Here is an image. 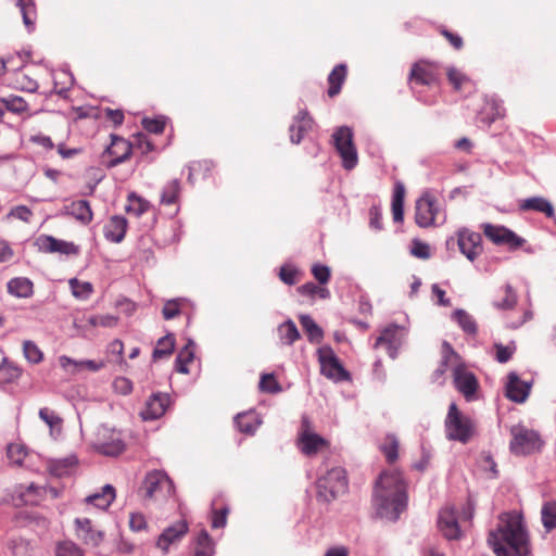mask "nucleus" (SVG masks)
I'll use <instances>...</instances> for the list:
<instances>
[{"label":"nucleus","mask_w":556,"mask_h":556,"mask_svg":"<svg viewBox=\"0 0 556 556\" xmlns=\"http://www.w3.org/2000/svg\"><path fill=\"white\" fill-rule=\"evenodd\" d=\"M407 482L397 469L384 470L376 481L372 506L377 516L390 521L399 519L407 507Z\"/></svg>","instance_id":"obj_1"},{"label":"nucleus","mask_w":556,"mask_h":556,"mask_svg":"<svg viewBox=\"0 0 556 556\" xmlns=\"http://www.w3.org/2000/svg\"><path fill=\"white\" fill-rule=\"evenodd\" d=\"M488 543L496 556H528L529 535L517 511L504 513L497 528L489 533Z\"/></svg>","instance_id":"obj_2"},{"label":"nucleus","mask_w":556,"mask_h":556,"mask_svg":"<svg viewBox=\"0 0 556 556\" xmlns=\"http://www.w3.org/2000/svg\"><path fill=\"white\" fill-rule=\"evenodd\" d=\"M446 438L451 441L467 443L476 433V422L464 415L455 403L448 406L444 421Z\"/></svg>","instance_id":"obj_3"},{"label":"nucleus","mask_w":556,"mask_h":556,"mask_svg":"<svg viewBox=\"0 0 556 556\" xmlns=\"http://www.w3.org/2000/svg\"><path fill=\"white\" fill-rule=\"evenodd\" d=\"M144 497L154 501H166L174 494V484L163 470L147 472L142 482Z\"/></svg>","instance_id":"obj_4"},{"label":"nucleus","mask_w":556,"mask_h":556,"mask_svg":"<svg viewBox=\"0 0 556 556\" xmlns=\"http://www.w3.org/2000/svg\"><path fill=\"white\" fill-rule=\"evenodd\" d=\"M318 495L326 502H330L344 494L348 490V479L345 470L336 467L327 471L325 476L317 481Z\"/></svg>","instance_id":"obj_5"},{"label":"nucleus","mask_w":556,"mask_h":556,"mask_svg":"<svg viewBox=\"0 0 556 556\" xmlns=\"http://www.w3.org/2000/svg\"><path fill=\"white\" fill-rule=\"evenodd\" d=\"M513 440L510 441V451L516 455H527L539 452L544 442L538 431L528 429L523 426L511 428Z\"/></svg>","instance_id":"obj_6"},{"label":"nucleus","mask_w":556,"mask_h":556,"mask_svg":"<svg viewBox=\"0 0 556 556\" xmlns=\"http://www.w3.org/2000/svg\"><path fill=\"white\" fill-rule=\"evenodd\" d=\"M408 336V328L404 325L390 324L381 329L376 338L374 349L384 346L388 355L395 359L400 349L404 345Z\"/></svg>","instance_id":"obj_7"},{"label":"nucleus","mask_w":556,"mask_h":556,"mask_svg":"<svg viewBox=\"0 0 556 556\" xmlns=\"http://www.w3.org/2000/svg\"><path fill=\"white\" fill-rule=\"evenodd\" d=\"M442 216L444 222L445 216L441 213V206L438 199L430 192H425L415 205V222L421 228H427L435 225V222Z\"/></svg>","instance_id":"obj_8"},{"label":"nucleus","mask_w":556,"mask_h":556,"mask_svg":"<svg viewBox=\"0 0 556 556\" xmlns=\"http://www.w3.org/2000/svg\"><path fill=\"white\" fill-rule=\"evenodd\" d=\"M334 147L342 159V165L351 170L357 165V151L353 143V132L346 126L339 127L332 135Z\"/></svg>","instance_id":"obj_9"},{"label":"nucleus","mask_w":556,"mask_h":556,"mask_svg":"<svg viewBox=\"0 0 556 556\" xmlns=\"http://www.w3.org/2000/svg\"><path fill=\"white\" fill-rule=\"evenodd\" d=\"M484 236L496 245H505L515 251L521 248L526 240L505 226L483 224Z\"/></svg>","instance_id":"obj_10"},{"label":"nucleus","mask_w":556,"mask_h":556,"mask_svg":"<svg viewBox=\"0 0 556 556\" xmlns=\"http://www.w3.org/2000/svg\"><path fill=\"white\" fill-rule=\"evenodd\" d=\"M318 361L321 374L333 381H343L349 379V372L343 368L339 358L330 346L318 349Z\"/></svg>","instance_id":"obj_11"},{"label":"nucleus","mask_w":556,"mask_h":556,"mask_svg":"<svg viewBox=\"0 0 556 556\" xmlns=\"http://www.w3.org/2000/svg\"><path fill=\"white\" fill-rule=\"evenodd\" d=\"M453 382L467 402L476 400L479 382L475 374L467 370L462 364L455 365L453 369Z\"/></svg>","instance_id":"obj_12"},{"label":"nucleus","mask_w":556,"mask_h":556,"mask_svg":"<svg viewBox=\"0 0 556 556\" xmlns=\"http://www.w3.org/2000/svg\"><path fill=\"white\" fill-rule=\"evenodd\" d=\"M298 446L306 456H313L328 446V442L319 434L312 432L308 428V421L303 419L302 430L299 434Z\"/></svg>","instance_id":"obj_13"},{"label":"nucleus","mask_w":556,"mask_h":556,"mask_svg":"<svg viewBox=\"0 0 556 556\" xmlns=\"http://www.w3.org/2000/svg\"><path fill=\"white\" fill-rule=\"evenodd\" d=\"M457 243L460 252L471 262L481 255L483 251L481 235L468 229L458 231Z\"/></svg>","instance_id":"obj_14"},{"label":"nucleus","mask_w":556,"mask_h":556,"mask_svg":"<svg viewBox=\"0 0 556 556\" xmlns=\"http://www.w3.org/2000/svg\"><path fill=\"white\" fill-rule=\"evenodd\" d=\"M410 84L414 86H437L438 72L437 68L426 62L415 63L409 74Z\"/></svg>","instance_id":"obj_15"},{"label":"nucleus","mask_w":556,"mask_h":556,"mask_svg":"<svg viewBox=\"0 0 556 556\" xmlns=\"http://www.w3.org/2000/svg\"><path fill=\"white\" fill-rule=\"evenodd\" d=\"M438 528L447 540H457L460 538V529L454 507L446 506L440 510Z\"/></svg>","instance_id":"obj_16"},{"label":"nucleus","mask_w":556,"mask_h":556,"mask_svg":"<svg viewBox=\"0 0 556 556\" xmlns=\"http://www.w3.org/2000/svg\"><path fill=\"white\" fill-rule=\"evenodd\" d=\"M111 144L105 150V153L112 159L108 162V167H114L129 159L132 151V143L128 140L112 135Z\"/></svg>","instance_id":"obj_17"},{"label":"nucleus","mask_w":556,"mask_h":556,"mask_svg":"<svg viewBox=\"0 0 556 556\" xmlns=\"http://www.w3.org/2000/svg\"><path fill=\"white\" fill-rule=\"evenodd\" d=\"M505 395L513 402L523 403L530 393L531 386L518 377L517 374L510 372L507 376Z\"/></svg>","instance_id":"obj_18"},{"label":"nucleus","mask_w":556,"mask_h":556,"mask_svg":"<svg viewBox=\"0 0 556 556\" xmlns=\"http://www.w3.org/2000/svg\"><path fill=\"white\" fill-rule=\"evenodd\" d=\"M188 532V525L185 520H179L167 527L159 536L156 545L163 552H167L169 546L178 542Z\"/></svg>","instance_id":"obj_19"},{"label":"nucleus","mask_w":556,"mask_h":556,"mask_svg":"<svg viewBox=\"0 0 556 556\" xmlns=\"http://www.w3.org/2000/svg\"><path fill=\"white\" fill-rule=\"evenodd\" d=\"M39 250L47 253H61V254H76L78 252L77 247L73 242L59 240L51 236H42L37 240Z\"/></svg>","instance_id":"obj_20"},{"label":"nucleus","mask_w":556,"mask_h":556,"mask_svg":"<svg viewBox=\"0 0 556 556\" xmlns=\"http://www.w3.org/2000/svg\"><path fill=\"white\" fill-rule=\"evenodd\" d=\"M76 535L85 544L98 546L103 540V532L94 530L88 518H77L75 520Z\"/></svg>","instance_id":"obj_21"},{"label":"nucleus","mask_w":556,"mask_h":556,"mask_svg":"<svg viewBox=\"0 0 556 556\" xmlns=\"http://www.w3.org/2000/svg\"><path fill=\"white\" fill-rule=\"evenodd\" d=\"M168 396L165 394H153L146 403L144 409L141 412V417L144 420H154L164 415L168 405Z\"/></svg>","instance_id":"obj_22"},{"label":"nucleus","mask_w":556,"mask_h":556,"mask_svg":"<svg viewBox=\"0 0 556 556\" xmlns=\"http://www.w3.org/2000/svg\"><path fill=\"white\" fill-rule=\"evenodd\" d=\"M97 450L106 456H117L125 450V443L119 433L113 431L106 439L105 433L97 443Z\"/></svg>","instance_id":"obj_23"},{"label":"nucleus","mask_w":556,"mask_h":556,"mask_svg":"<svg viewBox=\"0 0 556 556\" xmlns=\"http://www.w3.org/2000/svg\"><path fill=\"white\" fill-rule=\"evenodd\" d=\"M62 214L72 216L84 225L89 224L93 217L90 204L87 200H77L64 205Z\"/></svg>","instance_id":"obj_24"},{"label":"nucleus","mask_w":556,"mask_h":556,"mask_svg":"<svg viewBox=\"0 0 556 556\" xmlns=\"http://www.w3.org/2000/svg\"><path fill=\"white\" fill-rule=\"evenodd\" d=\"M127 231V220L119 215L112 216L105 224L103 232L106 240L119 243L123 241Z\"/></svg>","instance_id":"obj_25"},{"label":"nucleus","mask_w":556,"mask_h":556,"mask_svg":"<svg viewBox=\"0 0 556 556\" xmlns=\"http://www.w3.org/2000/svg\"><path fill=\"white\" fill-rule=\"evenodd\" d=\"M312 126L313 119L308 116V113L306 111H300L289 128L291 142L300 143L303 136L311 130Z\"/></svg>","instance_id":"obj_26"},{"label":"nucleus","mask_w":556,"mask_h":556,"mask_svg":"<svg viewBox=\"0 0 556 556\" xmlns=\"http://www.w3.org/2000/svg\"><path fill=\"white\" fill-rule=\"evenodd\" d=\"M59 364L64 369L70 371L71 374H76L80 370L87 369L90 371H98L103 367L102 363H97L94 361H75L68 356L62 355L59 357Z\"/></svg>","instance_id":"obj_27"},{"label":"nucleus","mask_w":556,"mask_h":556,"mask_svg":"<svg viewBox=\"0 0 556 556\" xmlns=\"http://www.w3.org/2000/svg\"><path fill=\"white\" fill-rule=\"evenodd\" d=\"M50 493L53 497H58L59 493L56 489L54 488H43L38 486L34 483H30L25 491H21L20 496L24 504L26 505H37L39 502V498L46 494Z\"/></svg>","instance_id":"obj_28"},{"label":"nucleus","mask_w":556,"mask_h":556,"mask_svg":"<svg viewBox=\"0 0 556 556\" xmlns=\"http://www.w3.org/2000/svg\"><path fill=\"white\" fill-rule=\"evenodd\" d=\"M404 198L405 186L401 181H396L392 194V216L395 223H402L404 219Z\"/></svg>","instance_id":"obj_29"},{"label":"nucleus","mask_w":556,"mask_h":556,"mask_svg":"<svg viewBox=\"0 0 556 556\" xmlns=\"http://www.w3.org/2000/svg\"><path fill=\"white\" fill-rule=\"evenodd\" d=\"M114 498L115 489L111 484H106L101 489V492L89 495L86 502L105 510L110 507Z\"/></svg>","instance_id":"obj_30"},{"label":"nucleus","mask_w":556,"mask_h":556,"mask_svg":"<svg viewBox=\"0 0 556 556\" xmlns=\"http://www.w3.org/2000/svg\"><path fill=\"white\" fill-rule=\"evenodd\" d=\"M520 208L522 211H535L544 213L547 217H553L554 215L553 204L542 197H532L523 200L520 203Z\"/></svg>","instance_id":"obj_31"},{"label":"nucleus","mask_w":556,"mask_h":556,"mask_svg":"<svg viewBox=\"0 0 556 556\" xmlns=\"http://www.w3.org/2000/svg\"><path fill=\"white\" fill-rule=\"evenodd\" d=\"M76 464L77 458L72 455L64 458L51 459L48 464V469L51 475L63 477L70 475Z\"/></svg>","instance_id":"obj_32"},{"label":"nucleus","mask_w":556,"mask_h":556,"mask_svg":"<svg viewBox=\"0 0 556 556\" xmlns=\"http://www.w3.org/2000/svg\"><path fill=\"white\" fill-rule=\"evenodd\" d=\"M34 285L28 278L17 277L8 282V291L17 298H29L34 290Z\"/></svg>","instance_id":"obj_33"},{"label":"nucleus","mask_w":556,"mask_h":556,"mask_svg":"<svg viewBox=\"0 0 556 556\" xmlns=\"http://www.w3.org/2000/svg\"><path fill=\"white\" fill-rule=\"evenodd\" d=\"M346 76V66L344 64L337 65L328 76L329 97H334L341 91L342 84Z\"/></svg>","instance_id":"obj_34"},{"label":"nucleus","mask_w":556,"mask_h":556,"mask_svg":"<svg viewBox=\"0 0 556 556\" xmlns=\"http://www.w3.org/2000/svg\"><path fill=\"white\" fill-rule=\"evenodd\" d=\"M235 422L238 429L247 434H253L260 426V420L254 413L238 414Z\"/></svg>","instance_id":"obj_35"},{"label":"nucleus","mask_w":556,"mask_h":556,"mask_svg":"<svg viewBox=\"0 0 556 556\" xmlns=\"http://www.w3.org/2000/svg\"><path fill=\"white\" fill-rule=\"evenodd\" d=\"M175 346V338L172 334L160 338L156 342V346L153 350V359H161L169 356Z\"/></svg>","instance_id":"obj_36"},{"label":"nucleus","mask_w":556,"mask_h":556,"mask_svg":"<svg viewBox=\"0 0 556 556\" xmlns=\"http://www.w3.org/2000/svg\"><path fill=\"white\" fill-rule=\"evenodd\" d=\"M278 334L283 344L291 345L299 338L300 333L292 320H287L278 327Z\"/></svg>","instance_id":"obj_37"},{"label":"nucleus","mask_w":556,"mask_h":556,"mask_svg":"<svg viewBox=\"0 0 556 556\" xmlns=\"http://www.w3.org/2000/svg\"><path fill=\"white\" fill-rule=\"evenodd\" d=\"M180 193V182L178 179H172L168 181L161 194V203L165 205H170L177 202Z\"/></svg>","instance_id":"obj_38"},{"label":"nucleus","mask_w":556,"mask_h":556,"mask_svg":"<svg viewBox=\"0 0 556 556\" xmlns=\"http://www.w3.org/2000/svg\"><path fill=\"white\" fill-rule=\"evenodd\" d=\"M300 323L311 342H318L323 339L321 328L308 315H302Z\"/></svg>","instance_id":"obj_39"},{"label":"nucleus","mask_w":556,"mask_h":556,"mask_svg":"<svg viewBox=\"0 0 556 556\" xmlns=\"http://www.w3.org/2000/svg\"><path fill=\"white\" fill-rule=\"evenodd\" d=\"M39 418L50 428V433L61 432L62 418L52 409L43 407L39 409Z\"/></svg>","instance_id":"obj_40"},{"label":"nucleus","mask_w":556,"mask_h":556,"mask_svg":"<svg viewBox=\"0 0 556 556\" xmlns=\"http://www.w3.org/2000/svg\"><path fill=\"white\" fill-rule=\"evenodd\" d=\"M194 349L193 343L189 342L176 357V370L181 374H188V364L193 361Z\"/></svg>","instance_id":"obj_41"},{"label":"nucleus","mask_w":556,"mask_h":556,"mask_svg":"<svg viewBox=\"0 0 556 556\" xmlns=\"http://www.w3.org/2000/svg\"><path fill=\"white\" fill-rule=\"evenodd\" d=\"M214 545L208 533L203 530L197 538L194 556H213Z\"/></svg>","instance_id":"obj_42"},{"label":"nucleus","mask_w":556,"mask_h":556,"mask_svg":"<svg viewBox=\"0 0 556 556\" xmlns=\"http://www.w3.org/2000/svg\"><path fill=\"white\" fill-rule=\"evenodd\" d=\"M16 5L21 10L25 26L27 28H31L36 18V7L34 0H16Z\"/></svg>","instance_id":"obj_43"},{"label":"nucleus","mask_w":556,"mask_h":556,"mask_svg":"<svg viewBox=\"0 0 556 556\" xmlns=\"http://www.w3.org/2000/svg\"><path fill=\"white\" fill-rule=\"evenodd\" d=\"M542 523L547 531L556 528V501L544 503L541 509Z\"/></svg>","instance_id":"obj_44"},{"label":"nucleus","mask_w":556,"mask_h":556,"mask_svg":"<svg viewBox=\"0 0 556 556\" xmlns=\"http://www.w3.org/2000/svg\"><path fill=\"white\" fill-rule=\"evenodd\" d=\"M68 283L73 295L79 300H87L93 292V287L88 281H79L77 278H72Z\"/></svg>","instance_id":"obj_45"},{"label":"nucleus","mask_w":556,"mask_h":556,"mask_svg":"<svg viewBox=\"0 0 556 556\" xmlns=\"http://www.w3.org/2000/svg\"><path fill=\"white\" fill-rule=\"evenodd\" d=\"M453 319L460 326V328L469 333L473 334L477 331V325L472 317L464 309H456L453 314Z\"/></svg>","instance_id":"obj_46"},{"label":"nucleus","mask_w":556,"mask_h":556,"mask_svg":"<svg viewBox=\"0 0 556 556\" xmlns=\"http://www.w3.org/2000/svg\"><path fill=\"white\" fill-rule=\"evenodd\" d=\"M381 451L384 454L388 463H394L399 456V440L393 434L387 435L383 444L381 445Z\"/></svg>","instance_id":"obj_47"},{"label":"nucleus","mask_w":556,"mask_h":556,"mask_svg":"<svg viewBox=\"0 0 556 556\" xmlns=\"http://www.w3.org/2000/svg\"><path fill=\"white\" fill-rule=\"evenodd\" d=\"M0 102H2L7 110L12 113L21 114L28 110L27 102L18 96H9L5 98H1Z\"/></svg>","instance_id":"obj_48"},{"label":"nucleus","mask_w":556,"mask_h":556,"mask_svg":"<svg viewBox=\"0 0 556 556\" xmlns=\"http://www.w3.org/2000/svg\"><path fill=\"white\" fill-rule=\"evenodd\" d=\"M298 292L305 296H319L320 299H327L329 296V290L324 287H318L314 282H307L298 288Z\"/></svg>","instance_id":"obj_49"},{"label":"nucleus","mask_w":556,"mask_h":556,"mask_svg":"<svg viewBox=\"0 0 556 556\" xmlns=\"http://www.w3.org/2000/svg\"><path fill=\"white\" fill-rule=\"evenodd\" d=\"M23 352L26 359L33 364H39L43 358V353L41 350L35 342L30 340L24 341Z\"/></svg>","instance_id":"obj_50"},{"label":"nucleus","mask_w":556,"mask_h":556,"mask_svg":"<svg viewBox=\"0 0 556 556\" xmlns=\"http://www.w3.org/2000/svg\"><path fill=\"white\" fill-rule=\"evenodd\" d=\"M442 348H443V361H442L441 365L439 366V368L433 374L435 379H438L439 377L444 375V372L446 371V366L450 362H452L453 359L458 361V355L454 352V350L452 349L450 343L443 342Z\"/></svg>","instance_id":"obj_51"},{"label":"nucleus","mask_w":556,"mask_h":556,"mask_svg":"<svg viewBox=\"0 0 556 556\" xmlns=\"http://www.w3.org/2000/svg\"><path fill=\"white\" fill-rule=\"evenodd\" d=\"M126 208L128 213H134L136 216H140L141 214L148 211L149 203L136 194H130L128 198V205Z\"/></svg>","instance_id":"obj_52"},{"label":"nucleus","mask_w":556,"mask_h":556,"mask_svg":"<svg viewBox=\"0 0 556 556\" xmlns=\"http://www.w3.org/2000/svg\"><path fill=\"white\" fill-rule=\"evenodd\" d=\"M504 296L501 301L494 303V305L500 309H510L517 303L516 292L513 290L511 286L506 285L503 289Z\"/></svg>","instance_id":"obj_53"},{"label":"nucleus","mask_w":556,"mask_h":556,"mask_svg":"<svg viewBox=\"0 0 556 556\" xmlns=\"http://www.w3.org/2000/svg\"><path fill=\"white\" fill-rule=\"evenodd\" d=\"M260 390L266 393H278L281 387L273 374H264L260 380Z\"/></svg>","instance_id":"obj_54"},{"label":"nucleus","mask_w":556,"mask_h":556,"mask_svg":"<svg viewBox=\"0 0 556 556\" xmlns=\"http://www.w3.org/2000/svg\"><path fill=\"white\" fill-rule=\"evenodd\" d=\"M15 87L23 91L36 92L38 90V83L24 73H18L15 78Z\"/></svg>","instance_id":"obj_55"},{"label":"nucleus","mask_w":556,"mask_h":556,"mask_svg":"<svg viewBox=\"0 0 556 556\" xmlns=\"http://www.w3.org/2000/svg\"><path fill=\"white\" fill-rule=\"evenodd\" d=\"M33 217V211L26 205H17L13 207L5 216L7 220L12 218L29 223Z\"/></svg>","instance_id":"obj_56"},{"label":"nucleus","mask_w":556,"mask_h":556,"mask_svg":"<svg viewBox=\"0 0 556 556\" xmlns=\"http://www.w3.org/2000/svg\"><path fill=\"white\" fill-rule=\"evenodd\" d=\"M118 318L114 315H93L89 317L88 323L93 327H114L117 325Z\"/></svg>","instance_id":"obj_57"},{"label":"nucleus","mask_w":556,"mask_h":556,"mask_svg":"<svg viewBox=\"0 0 556 556\" xmlns=\"http://www.w3.org/2000/svg\"><path fill=\"white\" fill-rule=\"evenodd\" d=\"M56 556H84L83 551L73 542H61L55 551Z\"/></svg>","instance_id":"obj_58"},{"label":"nucleus","mask_w":556,"mask_h":556,"mask_svg":"<svg viewBox=\"0 0 556 556\" xmlns=\"http://www.w3.org/2000/svg\"><path fill=\"white\" fill-rule=\"evenodd\" d=\"M114 391L122 395H127L132 391V382L126 377H117L113 381Z\"/></svg>","instance_id":"obj_59"},{"label":"nucleus","mask_w":556,"mask_h":556,"mask_svg":"<svg viewBox=\"0 0 556 556\" xmlns=\"http://www.w3.org/2000/svg\"><path fill=\"white\" fill-rule=\"evenodd\" d=\"M162 314L164 319L169 320L180 314V304L178 300H169L165 303Z\"/></svg>","instance_id":"obj_60"},{"label":"nucleus","mask_w":556,"mask_h":556,"mask_svg":"<svg viewBox=\"0 0 556 556\" xmlns=\"http://www.w3.org/2000/svg\"><path fill=\"white\" fill-rule=\"evenodd\" d=\"M312 273L319 283L325 285L329 281L330 269L328 266L316 264L313 266Z\"/></svg>","instance_id":"obj_61"},{"label":"nucleus","mask_w":556,"mask_h":556,"mask_svg":"<svg viewBox=\"0 0 556 556\" xmlns=\"http://www.w3.org/2000/svg\"><path fill=\"white\" fill-rule=\"evenodd\" d=\"M228 507H223L219 510H214L212 516V527L215 529L224 528L227 522Z\"/></svg>","instance_id":"obj_62"},{"label":"nucleus","mask_w":556,"mask_h":556,"mask_svg":"<svg viewBox=\"0 0 556 556\" xmlns=\"http://www.w3.org/2000/svg\"><path fill=\"white\" fill-rule=\"evenodd\" d=\"M142 125L147 131L152 134H162L165 128L164 122L155 118H144Z\"/></svg>","instance_id":"obj_63"},{"label":"nucleus","mask_w":556,"mask_h":556,"mask_svg":"<svg viewBox=\"0 0 556 556\" xmlns=\"http://www.w3.org/2000/svg\"><path fill=\"white\" fill-rule=\"evenodd\" d=\"M296 275L298 270L293 267L282 266L280 268L279 277L285 283L289 286H292L296 282Z\"/></svg>","instance_id":"obj_64"}]
</instances>
